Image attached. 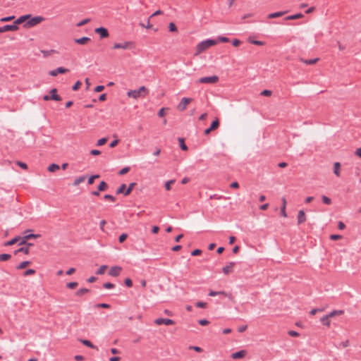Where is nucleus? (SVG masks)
Returning a JSON list of instances; mask_svg holds the SVG:
<instances>
[{"label":"nucleus","mask_w":361,"mask_h":361,"mask_svg":"<svg viewBox=\"0 0 361 361\" xmlns=\"http://www.w3.org/2000/svg\"><path fill=\"white\" fill-rule=\"evenodd\" d=\"M271 91L269 90H264L261 92V95L269 97L271 95Z\"/></svg>","instance_id":"57"},{"label":"nucleus","mask_w":361,"mask_h":361,"mask_svg":"<svg viewBox=\"0 0 361 361\" xmlns=\"http://www.w3.org/2000/svg\"><path fill=\"white\" fill-rule=\"evenodd\" d=\"M285 13H286V11H279L276 13H272L268 15V18L271 19L279 18L283 16Z\"/></svg>","instance_id":"20"},{"label":"nucleus","mask_w":361,"mask_h":361,"mask_svg":"<svg viewBox=\"0 0 361 361\" xmlns=\"http://www.w3.org/2000/svg\"><path fill=\"white\" fill-rule=\"evenodd\" d=\"M154 323L157 325H173L175 322L171 319L157 318L154 320Z\"/></svg>","instance_id":"6"},{"label":"nucleus","mask_w":361,"mask_h":361,"mask_svg":"<svg viewBox=\"0 0 361 361\" xmlns=\"http://www.w3.org/2000/svg\"><path fill=\"white\" fill-rule=\"evenodd\" d=\"M82 85V82L80 81H77L75 85L73 86L72 90L73 91L78 90Z\"/></svg>","instance_id":"51"},{"label":"nucleus","mask_w":361,"mask_h":361,"mask_svg":"<svg viewBox=\"0 0 361 361\" xmlns=\"http://www.w3.org/2000/svg\"><path fill=\"white\" fill-rule=\"evenodd\" d=\"M340 169H341V164L339 162H335L334 164V173L337 177H339L341 176Z\"/></svg>","instance_id":"17"},{"label":"nucleus","mask_w":361,"mask_h":361,"mask_svg":"<svg viewBox=\"0 0 361 361\" xmlns=\"http://www.w3.org/2000/svg\"><path fill=\"white\" fill-rule=\"evenodd\" d=\"M192 101V98L183 97L181 99L180 102L177 106V109L179 111H183L186 109L187 106Z\"/></svg>","instance_id":"5"},{"label":"nucleus","mask_w":361,"mask_h":361,"mask_svg":"<svg viewBox=\"0 0 361 361\" xmlns=\"http://www.w3.org/2000/svg\"><path fill=\"white\" fill-rule=\"evenodd\" d=\"M41 237V235L40 234H29V235H26L25 236H23V238H25V240H30L31 238H38Z\"/></svg>","instance_id":"39"},{"label":"nucleus","mask_w":361,"mask_h":361,"mask_svg":"<svg viewBox=\"0 0 361 361\" xmlns=\"http://www.w3.org/2000/svg\"><path fill=\"white\" fill-rule=\"evenodd\" d=\"M174 182H175V180H170L166 182V183H165V188H166V190H168V191L170 190H171V185Z\"/></svg>","instance_id":"42"},{"label":"nucleus","mask_w":361,"mask_h":361,"mask_svg":"<svg viewBox=\"0 0 361 361\" xmlns=\"http://www.w3.org/2000/svg\"><path fill=\"white\" fill-rule=\"evenodd\" d=\"M19 29L18 26H16L14 23L13 25H6L3 27H0V32H5L8 31H16Z\"/></svg>","instance_id":"9"},{"label":"nucleus","mask_w":361,"mask_h":361,"mask_svg":"<svg viewBox=\"0 0 361 361\" xmlns=\"http://www.w3.org/2000/svg\"><path fill=\"white\" fill-rule=\"evenodd\" d=\"M216 44V41L214 39H207L199 43L196 47V52L195 54V56L199 55L202 51L207 50L212 46H214Z\"/></svg>","instance_id":"2"},{"label":"nucleus","mask_w":361,"mask_h":361,"mask_svg":"<svg viewBox=\"0 0 361 361\" xmlns=\"http://www.w3.org/2000/svg\"><path fill=\"white\" fill-rule=\"evenodd\" d=\"M97 307H101L104 309H109L110 308V305L106 303H99L96 305Z\"/></svg>","instance_id":"55"},{"label":"nucleus","mask_w":361,"mask_h":361,"mask_svg":"<svg viewBox=\"0 0 361 361\" xmlns=\"http://www.w3.org/2000/svg\"><path fill=\"white\" fill-rule=\"evenodd\" d=\"M85 178H86V177L84 176H80V177L75 178L74 180V183H73V185H75V186L78 185L81 183L84 182Z\"/></svg>","instance_id":"32"},{"label":"nucleus","mask_w":361,"mask_h":361,"mask_svg":"<svg viewBox=\"0 0 361 361\" xmlns=\"http://www.w3.org/2000/svg\"><path fill=\"white\" fill-rule=\"evenodd\" d=\"M288 335L293 337H298L300 336L299 333L293 330L288 332Z\"/></svg>","instance_id":"60"},{"label":"nucleus","mask_w":361,"mask_h":361,"mask_svg":"<svg viewBox=\"0 0 361 361\" xmlns=\"http://www.w3.org/2000/svg\"><path fill=\"white\" fill-rule=\"evenodd\" d=\"M306 215L303 210H300L298 214V224L300 225L306 221Z\"/></svg>","instance_id":"14"},{"label":"nucleus","mask_w":361,"mask_h":361,"mask_svg":"<svg viewBox=\"0 0 361 361\" xmlns=\"http://www.w3.org/2000/svg\"><path fill=\"white\" fill-rule=\"evenodd\" d=\"M104 198L106 200H110L111 202H114L116 200V198L114 196H112L111 195H105L104 196Z\"/></svg>","instance_id":"59"},{"label":"nucleus","mask_w":361,"mask_h":361,"mask_svg":"<svg viewBox=\"0 0 361 361\" xmlns=\"http://www.w3.org/2000/svg\"><path fill=\"white\" fill-rule=\"evenodd\" d=\"M107 188L108 185L106 184V183L105 181H102L98 186V190L104 191L107 189Z\"/></svg>","instance_id":"34"},{"label":"nucleus","mask_w":361,"mask_h":361,"mask_svg":"<svg viewBox=\"0 0 361 361\" xmlns=\"http://www.w3.org/2000/svg\"><path fill=\"white\" fill-rule=\"evenodd\" d=\"M44 20V18L42 16H35L33 18H31L28 19V20L26 22V23L23 25L25 27H33L41 22Z\"/></svg>","instance_id":"4"},{"label":"nucleus","mask_w":361,"mask_h":361,"mask_svg":"<svg viewBox=\"0 0 361 361\" xmlns=\"http://www.w3.org/2000/svg\"><path fill=\"white\" fill-rule=\"evenodd\" d=\"M343 314H344L343 310H334V311L331 312L329 314H328L327 315L329 318H331V317H334L336 316H339V315H341Z\"/></svg>","instance_id":"23"},{"label":"nucleus","mask_w":361,"mask_h":361,"mask_svg":"<svg viewBox=\"0 0 361 361\" xmlns=\"http://www.w3.org/2000/svg\"><path fill=\"white\" fill-rule=\"evenodd\" d=\"M103 287L104 288H107V289L114 288V284H113L110 282H106V283H104Z\"/></svg>","instance_id":"56"},{"label":"nucleus","mask_w":361,"mask_h":361,"mask_svg":"<svg viewBox=\"0 0 361 361\" xmlns=\"http://www.w3.org/2000/svg\"><path fill=\"white\" fill-rule=\"evenodd\" d=\"M14 18H15L14 16H8V17H4V18L0 19V21L1 22H8V21L13 20Z\"/></svg>","instance_id":"43"},{"label":"nucleus","mask_w":361,"mask_h":361,"mask_svg":"<svg viewBox=\"0 0 361 361\" xmlns=\"http://www.w3.org/2000/svg\"><path fill=\"white\" fill-rule=\"evenodd\" d=\"M104 90V85H98L94 88V92H100Z\"/></svg>","instance_id":"64"},{"label":"nucleus","mask_w":361,"mask_h":361,"mask_svg":"<svg viewBox=\"0 0 361 361\" xmlns=\"http://www.w3.org/2000/svg\"><path fill=\"white\" fill-rule=\"evenodd\" d=\"M69 70L68 68H65L63 67H59L55 70H52L49 72V75L51 76H56L59 73H68Z\"/></svg>","instance_id":"10"},{"label":"nucleus","mask_w":361,"mask_h":361,"mask_svg":"<svg viewBox=\"0 0 361 361\" xmlns=\"http://www.w3.org/2000/svg\"><path fill=\"white\" fill-rule=\"evenodd\" d=\"M11 257V256L9 254H1L0 255V261L5 262V261L10 259Z\"/></svg>","instance_id":"38"},{"label":"nucleus","mask_w":361,"mask_h":361,"mask_svg":"<svg viewBox=\"0 0 361 361\" xmlns=\"http://www.w3.org/2000/svg\"><path fill=\"white\" fill-rule=\"evenodd\" d=\"M247 355V351L245 350H241L238 352H236V353H234L231 355V357L233 359H240V358H243L246 356Z\"/></svg>","instance_id":"13"},{"label":"nucleus","mask_w":361,"mask_h":361,"mask_svg":"<svg viewBox=\"0 0 361 361\" xmlns=\"http://www.w3.org/2000/svg\"><path fill=\"white\" fill-rule=\"evenodd\" d=\"M303 16H304V15L302 13H297L295 15L288 16L285 18V20H296V19L302 18Z\"/></svg>","instance_id":"21"},{"label":"nucleus","mask_w":361,"mask_h":361,"mask_svg":"<svg viewBox=\"0 0 361 361\" xmlns=\"http://www.w3.org/2000/svg\"><path fill=\"white\" fill-rule=\"evenodd\" d=\"M90 21V19H89V18L84 19V20H82V21L79 22V23L77 24V26H78V27L83 26V25H85V24H87V23H89Z\"/></svg>","instance_id":"53"},{"label":"nucleus","mask_w":361,"mask_h":361,"mask_svg":"<svg viewBox=\"0 0 361 361\" xmlns=\"http://www.w3.org/2000/svg\"><path fill=\"white\" fill-rule=\"evenodd\" d=\"M49 94H50V98L51 99V100H54V101H57V102L61 101L62 98L61 97V96L57 94V89L56 88L51 89L49 92Z\"/></svg>","instance_id":"11"},{"label":"nucleus","mask_w":361,"mask_h":361,"mask_svg":"<svg viewBox=\"0 0 361 361\" xmlns=\"http://www.w3.org/2000/svg\"><path fill=\"white\" fill-rule=\"evenodd\" d=\"M90 41V38L87 37H82L79 39H75V42L79 44H85Z\"/></svg>","instance_id":"19"},{"label":"nucleus","mask_w":361,"mask_h":361,"mask_svg":"<svg viewBox=\"0 0 361 361\" xmlns=\"http://www.w3.org/2000/svg\"><path fill=\"white\" fill-rule=\"evenodd\" d=\"M121 270H122V268L121 267H118V266L112 267L109 270V274L112 276H119Z\"/></svg>","instance_id":"12"},{"label":"nucleus","mask_w":361,"mask_h":361,"mask_svg":"<svg viewBox=\"0 0 361 361\" xmlns=\"http://www.w3.org/2000/svg\"><path fill=\"white\" fill-rule=\"evenodd\" d=\"M330 238L333 240H337L342 238V235H337V234H333L330 235Z\"/></svg>","instance_id":"58"},{"label":"nucleus","mask_w":361,"mask_h":361,"mask_svg":"<svg viewBox=\"0 0 361 361\" xmlns=\"http://www.w3.org/2000/svg\"><path fill=\"white\" fill-rule=\"evenodd\" d=\"M18 252H23L25 255H28L30 249L28 247H22L14 252V255H17Z\"/></svg>","instance_id":"26"},{"label":"nucleus","mask_w":361,"mask_h":361,"mask_svg":"<svg viewBox=\"0 0 361 361\" xmlns=\"http://www.w3.org/2000/svg\"><path fill=\"white\" fill-rule=\"evenodd\" d=\"M195 306L197 307H200V308H205V307H207V304L204 302H196Z\"/></svg>","instance_id":"50"},{"label":"nucleus","mask_w":361,"mask_h":361,"mask_svg":"<svg viewBox=\"0 0 361 361\" xmlns=\"http://www.w3.org/2000/svg\"><path fill=\"white\" fill-rule=\"evenodd\" d=\"M219 78L217 75H212V76L200 78L197 82L199 83H202V84H206V83L216 84L219 82Z\"/></svg>","instance_id":"3"},{"label":"nucleus","mask_w":361,"mask_h":361,"mask_svg":"<svg viewBox=\"0 0 361 361\" xmlns=\"http://www.w3.org/2000/svg\"><path fill=\"white\" fill-rule=\"evenodd\" d=\"M60 169V166L56 164H51L48 167V171L50 172H55L56 171L59 170Z\"/></svg>","instance_id":"30"},{"label":"nucleus","mask_w":361,"mask_h":361,"mask_svg":"<svg viewBox=\"0 0 361 361\" xmlns=\"http://www.w3.org/2000/svg\"><path fill=\"white\" fill-rule=\"evenodd\" d=\"M219 126V118H216L211 124L210 126V130H214L216 129H217Z\"/></svg>","instance_id":"28"},{"label":"nucleus","mask_w":361,"mask_h":361,"mask_svg":"<svg viewBox=\"0 0 361 361\" xmlns=\"http://www.w3.org/2000/svg\"><path fill=\"white\" fill-rule=\"evenodd\" d=\"M202 253V250L200 249H195L193 251H192L191 255L192 256H197L200 255Z\"/></svg>","instance_id":"61"},{"label":"nucleus","mask_w":361,"mask_h":361,"mask_svg":"<svg viewBox=\"0 0 361 361\" xmlns=\"http://www.w3.org/2000/svg\"><path fill=\"white\" fill-rule=\"evenodd\" d=\"M30 264V262L29 261H24V262H22L21 263H20L16 269H25V267H27L29 264Z\"/></svg>","instance_id":"31"},{"label":"nucleus","mask_w":361,"mask_h":361,"mask_svg":"<svg viewBox=\"0 0 361 361\" xmlns=\"http://www.w3.org/2000/svg\"><path fill=\"white\" fill-rule=\"evenodd\" d=\"M133 44L131 42H125L123 43H115L113 46L114 49H128L130 48V46Z\"/></svg>","instance_id":"7"},{"label":"nucleus","mask_w":361,"mask_h":361,"mask_svg":"<svg viewBox=\"0 0 361 361\" xmlns=\"http://www.w3.org/2000/svg\"><path fill=\"white\" fill-rule=\"evenodd\" d=\"M135 185H136V183H130V185H128V188L126 190V191L124 192V195L127 196V195H130Z\"/></svg>","instance_id":"27"},{"label":"nucleus","mask_w":361,"mask_h":361,"mask_svg":"<svg viewBox=\"0 0 361 361\" xmlns=\"http://www.w3.org/2000/svg\"><path fill=\"white\" fill-rule=\"evenodd\" d=\"M35 274V269H27L25 272H24V276H29V275H33Z\"/></svg>","instance_id":"52"},{"label":"nucleus","mask_w":361,"mask_h":361,"mask_svg":"<svg viewBox=\"0 0 361 361\" xmlns=\"http://www.w3.org/2000/svg\"><path fill=\"white\" fill-rule=\"evenodd\" d=\"M107 140H108V139L106 137H103L102 139H99L97 142V145L102 146V145H104L107 142Z\"/></svg>","instance_id":"45"},{"label":"nucleus","mask_w":361,"mask_h":361,"mask_svg":"<svg viewBox=\"0 0 361 361\" xmlns=\"http://www.w3.org/2000/svg\"><path fill=\"white\" fill-rule=\"evenodd\" d=\"M30 14L22 16L20 18H18L16 21H14V24L16 25V26H18L19 24L25 22L27 20L30 19Z\"/></svg>","instance_id":"16"},{"label":"nucleus","mask_w":361,"mask_h":361,"mask_svg":"<svg viewBox=\"0 0 361 361\" xmlns=\"http://www.w3.org/2000/svg\"><path fill=\"white\" fill-rule=\"evenodd\" d=\"M80 342H81L83 345H86V346H87V347H89V348H93V349H97L96 346H95L94 345H93V344H92L90 341H88V340H82V339H81V340H80Z\"/></svg>","instance_id":"29"},{"label":"nucleus","mask_w":361,"mask_h":361,"mask_svg":"<svg viewBox=\"0 0 361 361\" xmlns=\"http://www.w3.org/2000/svg\"><path fill=\"white\" fill-rule=\"evenodd\" d=\"M217 293H218V295H224L226 297L229 298L231 300L233 299V297H232L231 294V293H227L225 291H217Z\"/></svg>","instance_id":"48"},{"label":"nucleus","mask_w":361,"mask_h":361,"mask_svg":"<svg viewBox=\"0 0 361 361\" xmlns=\"http://www.w3.org/2000/svg\"><path fill=\"white\" fill-rule=\"evenodd\" d=\"M126 184H124V183H123V184H121V185H120V187L117 189V190H116V194H117V195H119V194H121V193H123V194H124V192H125V191H126Z\"/></svg>","instance_id":"37"},{"label":"nucleus","mask_w":361,"mask_h":361,"mask_svg":"<svg viewBox=\"0 0 361 361\" xmlns=\"http://www.w3.org/2000/svg\"><path fill=\"white\" fill-rule=\"evenodd\" d=\"M198 323L202 326H206L209 324V322L207 319H200Z\"/></svg>","instance_id":"62"},{"label":"nucleus","mask_w":361,"mask_h":361,"mask_svg":"<svg viewBox=\"0 0 361 361\" xmlns=\"http://www.w3.org/2000/svg\"><path fill=\"white\" fill-rule=\"evenodd\" d=\"M89 292H90L89 289L82 288L76 291L75 295L78 297H81L82 295H83Z\"/></svg>","instance_id":"25"},{"label":"nucleus","mask_w":361,"mask_h":361,"mask_svg":"<svg viewBox=\"0 0 361 361\" xmlns=\"http://www.w3.org/2000/svg\"><path fill=\"white\" fill-rule=\"evenodd\" d=\"M178 141L180 142V147L181 148L182 150H184V151H186L188 150V147L187 145L185 144V141H184V139L182 138V137H179L178 138Z\"/></svg>","instance_id":"36"},{"label":"nucleus","mask_w":361,"mask_h":361,"mask_svg":"<svg viewBox=\"0 0 361 361\" xmlns=\"http://www.w3.org/2000/svg\"><path fill=\"white\" fill-rule=\"evenodd\" d=\"M169 29L170 32H176L177 27L173 23H170L169 25Z\"/></svg>","instance_id":"44"},{"label":"nucleus","mask_w":361,"mask_h":361,"mask_svg":"<svg viewBox=\"0 0 361 361\" xmlns=\"http://www.w3.org/2000/svg\"><path fill=\"white\" fill-rule=\"evenodd\" d=\"M130 171V167H124L119 172H118V174L120 176H123V175H125L126 173H127L128 171Z\"/></svg>","instance_id":"47"},{"label":"nucleus","mask_w":361,"mask_h":361,"mask_svg":"<svg viewBox=\"0 0 361 361\" xmlns=\"http://www.w3.org/2000/svg\"><path fill=\"white\" fill-rule=\"evenodd\" d=\"M128 238V235L126 233L121 234L118 238L119 243H123L126 238Z\"/></svg>","instance_id":"49"},{"label":"nucleus","mask_w":361,"mask_h":361,"mask_svg":"<svg viewBox=\"0 0 361 361\" xmlns=\"http://www.w3.org/2000/svg\"><path fill=\"white\" fill-rule=\"evenodd\" d=\"M248 42L250 43V44H255V45H258V46H262L264 45L265 43L262 41H259V40H255V39H252L251 37H250L248 39Z\"/></svg>","instance_id":"33"},{"label":"nucleus","mask_w":361,"mask_h":361,"mask_svg":"<svg viewBox=\"0 0 361 361\" xmlns=\"http://www.w3.org/2000/svg\"><path fill=\"white\" fill-rule=\"evenodd\" d=\"M321 322H322V324L324 325V326H326L328 327L330 326L331 325V321H330V318L328 317V315H325L324 317H322L321 318Z\"/></svg>","instance_id":"22"},{"label":"nucleus","mask_w":361,"mask_h":361,"mask_svg":"<svg viewBox=\"0 0 361 361\" xmlns=\"http://www.w3.org/2000/svg\"><path fill=\"white\" fill-rule=\"evenodd\" d=\"M350 344V342L348 340H345L344 341H342L341 343H340V345L342 347V348H347Z\"/></svg>","instance_id":"63"},{"label":"nucleus","mask_w":361,"mask_h":361,"mask_svg":"<svg viewBox=\"0 0 361 361\" xmlns=\"http://www.w3.org/2000/svg\"><path fill=\"white\" fill-rule=\"evenodd\" d=\"M94 32L99 34L102 39L106 38L109 35L108 30L103 27L96 28Z\"/></svg>","instance_id":"8"},{"label":"nucleus","mask_w":361,"mask_h":361,"mask_svg":"<svg viewBox=\"0 0 361 361\" xmlns=\"http://www.w3.org/2000/svg\"><path fill=\"white\" fill-rule=\"evenodd\" d=\"M300 61L305 63V64H307V65H313V64H315L318 61H319V59L318 58H315V59H300Z\"/></svg>","instance_id":"18"},{"label":"nucleus","mask_w":361,"mask_h":361,"mask_svg":"<svg viewBox=\"0 0 361 361\" xmlns=\"http://www.w3.org/2000/svg\"><path fill=\"white\" fill-rule=\"evenodd\" d=\"M322 199L323 202L326 204H330L331 203V199L325 195H323Z\"/></svg>","instance_id":"46"},{"label":"nucleus","mask_w":361,"mask_h":361,"mask_svg":"<svg viewBox=\"0 0 361 361\" xmlns=\"http://www.w3.org/2000/svg\"><path fill=\"white\" fill-rule=\"evenodd\" d=\"M107 266L106 265H102L101 266L98 270L96 271V274H98V275H102L105 273L106 269H107Z\"/></svg>","instance_id":"35"},{"label":"nucleus","mask_w":361,"mask_h":361,"mask_svg":"<svg viewBox=\"0 0 361 361\" xmlns=\"http://www.w3.org/2000/svg\"><path fill=\"white\" fill-rule=\"evenodd\" d=\"M124 283L128 287H132L133 286V281L130 278H127L124 281Z\"/></svg>","instance_id":"54"},{"label":"nucleus","mask_w":361,"mask_h":361,"mask_svg":"<svg viewBox=\"0 0 361 361\" xmlns=\"http://www.w3.org/2000/svg\"><path fill=\"white\" fill-rule=\"evenodd\" d=\"M99 178V175H97H97H92V176H91L89 178V179H88V184H89V185H92V184H93L94 179H96V178Z\"/></svg>","instance_id":"41"},{"label":"nucleus","mask_w":361,"mask_h":361,"mask_svg":"<svg viewBox=\"0 0 361 361\" xmlns=\"http://www.w3.org/2000/svg\"><path fill=\"white\" fill-rule=\"evenodd\" d=\"M78 283L77 282H69L66 284V287L70 289H74L78 286Z\"/></svg>","instance_id":"40"},{"label":"nucleus","mask_w":361,"mask_h":361,"mask_svg":"<svg viewBox=\"0 0 361 361\" xmlns=\"http://www.w3.org/2000/svg\"><path fill=\"white\" fill-rule=\"evenodd\" d=\"M20 240V236H17V237L11 239V240H8V241L4 243V245L5 246L13 245L16 244V243H18Z\"/></svg>","instance_id":"24"},{"label":"nucleus","mask_w":361,"mask_h":361,"mask_svg":"<svg viewBox=\"0 0 361 361\" xmlns=\"http://www.w3.org/2000/svg\"><path fill=\"white\" fill-rule=\"evenodd\" d=\"M235 264L233 262H229L228 265H226L222 269L224 274L226 275L229 274L233 271V268L235 266Z\"/></svg>","instance_id":"15"},{"label":"nucleus","mask_w":361,"mask_h":361,"mask_svg":"<svg viewBox=\"0 0 361 361\" xmlns=\"http://www.w3.org/2000/svg\"><path fill=\"white\" fill-rule=\"evenodd\" d=\"M149 92L148 89L145 86H141L138 90H130L127 92L128 97H132L135 99L139 97H145Z\"/></svg>","instance_id":"1"}]
</instances>
